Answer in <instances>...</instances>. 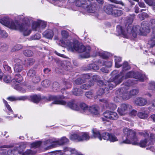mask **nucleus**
Here are the masks:
<instances>
[{
  "instance_id": "nucleus-1",
  "label": "nucleus",
  "mask_w": 155,
  "mask_h": 155,
  "mask_svg": "<svg viewBox=\"0 0 155 155\" xmlns=\"http://www.w3.org/2000/svg\"><path fill=\"white\" fill-rule=\"evenodd\" d=\"M27 19L28 21L27 24L22 23L20 24L18 21H14L8 17H6L0 19V23L11 29L18 30L22 32L24 35L27 36L30 34L31 31L29 28L28 20Z\"/></svg>"
},
{
  "instance_id": "nucleus-2",
  "label": "nucleus",
  "mask_w": 155,
  "mask_h": 155,
  "mask_svg": "<svg viewBox=\"0 0 155 155\" xmlns=\"http://www.w3.org/2000/svg\"><path fill=\"white\" fill-rule=\"evenodd\" d=\"M59 44L63 47H68L72 51H76L79 53H83L81 56L84 58H88L90 56V52L91 48L89 46H84L83 45H80L77 40L70 41L66 40L60 41Z\"/></svg>"
},
{
  "instance_id": "nucleus-3",
  "label": "nucleus",
  "mask_w": 155,
  "mask_h": 155,
  "mask_svg": "<svg viewBox=\"0 0 155 155\" xmlns=\"http://www.w3.org/2000/svg\"><path fill=\"white\" fill-rule=\"evenodd\" d=\"M127 32L130 34H132L133 36L136 38L138 33H140L143 35H146L147 33L150 32V29L146 23L143 22L141 27L139 26L136 25L131 28L130 26H129L127 29Z\"/></svg>"
},
{
  "instance_id": "nucleus-4",
  "label": "nucleus",
  "mask_w": 155,
  "mask_h": 155,
  "mask_svg": "<svg viewBox=\"0 0 155 155\" xmlns=\"http://www.w3.org/2000/svg\"><path fill=\"white\" fill-rule=\"evenodd\" d=\"M123 132L126 137L123 143H132L133 145L139 144L138 139L136 136L135 132L132 130L127 128H124Z\"/></svg>"
},
{
  "instance_id": "nucleus-5",
  "label": "nucleus",
  "mask_w": 155,
  "mask_h": 155,
  "mask_svg": "<svg viewBox=\"0 0 155 155\" xmlns=\"http://www.w3.org/2000/svg\"><path fill=\"white\" fill-rule=\"evenodd\" d=\"M129 78H134L141 82H143L144 80L148 79L147 76L144 74L138 72H135L133 71L127 73L124 77L125 79Z\"/></svg>"
},
{
  "instance_id": "nucleus-6",
  "label": "nucleus",
  "mask_w": 155,
  "mask_h": 155,
  "mask_svg": "<svg viewBox=\"0 0 155 155\" xmlns=\"http://www.w3.org/2000/svg\"><path fill=\"white\" fill-rule=\"evenodd\" d=\"M104 11L107 14L115 17L120 16L123 14L122 11L117 9L115 6L111 5L105 6Z\"/></svg>"
},
{
  "instance_id": "nucleus-7",
  "label": "nucleus",
  "mask_w": 155,
  "mask_h": 155,
  "mask_svg": "<svg viewBox=\"0 0 155 155\" xmlns=\"http://www.w3.org/2000/svg\"><path fill=\"white\" fill-rule=\"evenodd\" d=\"M89 134L87 132H82L78 134H74L70 137V139L78 141L87 140H89Z\"/></svg>"
},
{
  "instance_id": "nucleus-8",
  "label": "nucleus",
  "mask_w": 155,
  "mask_h": 155,
  "mask_svg": "<svg viewBox=\"0 0 155 155\" xmlns=\"http://www.w3.org/2000/svg\"><path fill=\"white\" fill-rule=\"evenodd\" d=\"M128 89L126 87H122L116 91V94L123 99L128 100L130 98L129 93H128Z\"/></svg>"
},
{
  "instance_id": "nucleus-9",
  "label": "nucleus",
  "mask_w": 155,
  "mask_h": 155,
  "mask_svg": "<svg viewBox=\"0 0 155 155\" xmlns=\"http://www.w3.org/2000/svg\"><path fill=\"white\" fill-rule=\"evenodd\" d=\"M104 117H101V119L103 121H107L108 119L116 120L118 118L117 114L115 112L109 111H107L103 113Z\"/></svg>"
},
{
  "instance_id": "nucleus-10",
  "label": "nucleus",
  "mask_w": 155,
  "mask_h": 155,
  "mask_svg": "<svg viewBox=\"0 0 155 155\" xmlns=\"http://www.w3.org/2000/svg\"><path fill=\"white\" fill-rule=\"evenodd\" d=\"M22 80V77L19 74L15 75L14 78L11 81V83L14 88L18 90H20L21 88L18 86Z\"/></svg>"
},
{
  "instance_id": "nucleus-11",
  "label": "nucleus",
  "mask_w": 155,
  "mask_h": 155,
  "mask_svg": "<svg viewBox=\"0 0 155 155\" xmlns=\"http://www.w3.org/2000/svg\"><path fill=\"white\" fill-rule=\"evenodd\" d=\"M26 146L25 144H21L19 146V148H16L15 152L16 153H19L21 155H32L35 153V152L32 151L30 149L27 150L25 152H23V151L26 148Z\"/></svg>"
},
{
  "instance_id": "nucleus-12",
  "label": "nucleus",
  "mask_w": 155,
  "mask_h": 155,
  "mask_svg": "<svg viewBox=\"0 0 155 155\" xmlns=\"http://www.w3.org/2000/svg\"><path fill=\"white\" fill-rule=\"evenodd\" d=\"M131 106L128 104H123L118 108L117 111L120 115H124L129 113L131 110Z\"/></svg>"
},
{
  "instance_id": "nucleus-13",
  "label": "nucleus",
  "mask_w": 155,
  "mask_h": 155,
  "mask_svg": "<svg viewBox=\"0 0 155 155\" xmlns=\"http://www.w3.org/2000/svg\"><path fill=\"white\" fill-rule=\"evenodd\" d=\"M46 25V23L44 21L38 20L34 21L32 24V28L33 30L39 31L41 29L45 28Z\"/></svg>"
},
{
  "instance_id": "nucleus-14",
  "label": "nucleus",
  "mask_w": 155,
  "mask_h": 155,
  "mask_svg": "<svg viewBox=\"0 0 155 155\" xmlns=\"http://www.w3.org/2000/svg\"><path fill=\"white\" fill-rule=\"evenodd\" d=\"M14 62L15 63L14 67L15 72H19L22 71L23 67L22 65L21 60L18 58H15Z\"/></svg>"
},
{
  "instance_id": "nucleus-15",
  "label": "nucleus",
  "mask_w": 155,
  "mask_h": 155,
  "mask_svg": "<svg viewBox=\"0 0 155 155\" xmlns=\"http://www.w3.org/2000/svg\"><path fill=\"white\" fill-rule=\"evenodd\" d=\"M59 98V97L54 95L49 96L47 100L49 101H54L51 104H60L61 105H65L66 104V102L63 100H58Z\"/></svg>"
},
{
  "instance_id": "nucleus-16",
  "label": "nucleus",
  "mask_w": 155,
  "mask_h": 155,
  "mask_svg": "<svg viewBox=\"0 0 155 155\" xmlns=\"http://www.w3.org/2000/svg\"><path fill=\"white\" fill-rule=\"evenodd\" d=\"M65 105H67L72 109L76 110H79V107L78 103L75 100H72L67 103Z\"/></svg>"
},
{
  "instance_id": "nucleus-17",
  "label": "nucleus",
  "mask_w": 155,
  "mask_h": 155,
  "mask_svg": "<svg viewBox=\"0 0 155 155\" xmlns=\"http://www.w3.org/2000/svg\"><path fill=\"white\" fill-rule=\"evenodd\" d=\"M141 135L143 136L145 138L148 137L147 140L149 142L148 144H153L155 142V135L153 134H150V138L149 137V135L147 133H140Z\"/></svg>"
},
{
  "instance_id": "nucleus-18",
  "label": "nucleus",
  "mask_w": 155,
  "mask_h": 155,
  "mask_svg": "<svg viewBox=\"0 0 155 155\" xmlns=\"http://www.w3.org/2000/svg\"><path fill=\"white\" fill-rule=\"evenodd\" d=\"M147 102L146 99L141 97H138L135 99L134 103L137 105L142 106L145 105Z\"/></svg>"
},
{
  "instance_id": "nucleus-19",
  "label": "nucleus",
  "mask_w": 155,
  "mask_h": 155,
  "mask_svg": "<svg viewBox=\"0 0 155 155\" xmlns=\"http://www.w3.org/2000/svg\"><path fill=\"white\" fill-rule=\"evenodd\" d=\"M16 150V148L14 150H7L6 149H2L0 150V155H7V154L8 155H14L16 153L15 151Z\"/></svg>"
},
{
  "instance_id": "nucleus-20",
  "label": "nucleus",
  "mask_w": 155,
  "mask_h": 155,
  "mask_svg": "<svg viewBox=\"0 0 155 155\" xmlns=\"http://www.w3.org/2000/svg\"><path fill=\"white\" fill-rule=\"evenodd\" d=\"M89 112L93 115H97L99 114L98 107L97 106H93L89 107L88 112Z\"/></svg>"
},
{
  "instance_id": "nucleus-21",
  "label": "nucleus",
  "mask_w": 155,
  "mask_h": 155,
  "mask_svg": "<svg viewBox=\"0 0 155 155\" xmlns=\"http://www.w3.org/2000/svg\"><path fill=\"white\" fill-rule=\"evenodd\" d=\"M100 101L105 103L106 107L110 109L115 110L117 108V106L115 104L111 103H109L107 100L103 99L100 100Z\"/></svg>"
},
{
  "instance_id": "nucleus-22",
  "label": "nucleus",
  "mask_w": 155,
  "mask_h": 155,
  "mask_svg": "<svg viewBox=\"0 0 155 155\" xmlns=\"http://www.w3.org/2000/svg\"><path fill=\"white\" fill-rule=\"evenodd\" d=\"M116 31L117 32L116 34L117 35H120L122 34L125 36L127 35V33L130 34L127 32V30L126 31H124L122 27L120 25H118L117 26Z\"/></svg>"
},
{
  "instance_id": "nucleus-23",
  "label": "nucleus",
  "mask_w": 155,
  "mask_h": 155,
  "mask_svg": "<svg viewBox=\"0 0 155 155\" xmlns=\"http://www.w3.org/2000/svg\"><path fill=\"white\" fill-rule=\"evenodd\" d=\"M124 79V76L118 74L114 78V82L115 83L116 86L120 83Z\"/></svg>"
},
{
  "instance_id": "nucleus-24",
  "label": "nucleus",
  "mask_w": 155,
  "mask_h": 155,
  "mask_svg": "<svg viewBox=\"0 0 155 155\" xmlns=\"http://www.w3.org/2000/svg\"><path fill=\"white\" fill-rule=\"evenodd\" d=\"M43 36L48 39H51L54 35L53 31L50 29L46 30L43 33Z\"/></svg>"
},
{
  "instance_id": "nucleus-25",
  "label": "nucleus",
  "mask_w": 155,
  "mask_h": 155,
  "mask_svg": "<svg viewBox=\"0 0 155 155\" xmlns=\"http://www.w3.org/2000/svg\"><path fill=\"white\" fill-rule=\"evenodd\" d=\"M35 62V59L31 58H28L25 60L24 63H23V64L25 66L29 67L32 65Z\"/></svg>"
},
{
  "instance_id": "nucleus-26",
  "label": "nucleus",
  "mask_w": 155,
  "mask_h": 155,
  "mask_svg": "<svg viewBox=\"0 0 155 155\" xmlns=\"http://www.w3.org/2000/svg\"><path fill=\"white\" fill-rule=\"evenodd\" d=\"M64 151H70L71 153L73 154H75L76 155H83V154L81 152L77 151L74 149H71L67 147L64 148Z\"/></svg>"
},
{
  "instance_id": "nucleus-27",
  "label": "nucleus",
  "mask_w": 155,
  "mask_h": 155,
  "mask_svg": "<svg viewBox=\"0 0 155 155\" xmlns=\"http://www.w3.org/2000/svg\"><path fill=\"white\" fill-rule=\"evenodd\" d=\"M79 109L80 108L83 113H87L89 110V107L85 103H81L79 104Z\"/></svg>"
},
{
  "instance_id": "nucleus-28",
  "label": "nucleus",
  "mask_w": 155,
  "mask_h": 155,
  "mask_svg": "<svg viewBox=\"0 0 155 155\" xmlns=\"http://www.w3.org/2000/svg\"><path fill=\"white\" fill-rule=\"evenodd\" d=\"M89 84H83L80 86L81 89L86 90L89 89L91 86L94 85L93 81H90L88 82Z\"/></svg>"
},
{
  "instance_id": "nucleus-29",
  "label": "nucleus",
  "mask_w": 155,
  "mask_h": 155,
  "mask_svg": "<svg viewBox=\"0 0 155 155\" xmlns=\"http://www.w3.org/2000/svg\"><path fill=\"white\" fill-rule=\"evenodd\" d=\"M31 100L34 103H38L41 99L40 95H34L30 97Z\"/></svg>"
},
{
  "instance_id": "nucleus-30",
  "label": "nucleus",
  "mask_w": 155,
  "mask_h": 155,
  "mask_svg": "<svg viewBox=\"0 0 155 155\" xmlns=\"http://www.w3.org/2000/svg\"><path fill=\"white\" fill-rule=\"evenodd\" d=\"M148 44L151 47L155 46V30L153 31V35L151 38L148 41Z\"/></svg>"
},
{
  "instance_id": "nucleus-31",
  "label": "nucleus",
  "mask_w": 155,
  "mask_h": 155,
  "mask_svg": "<svg viewBox=\"0 0 155 155\" xmlns=\"http://www.w3.org/2000/svg\"><path fill=\"white\" fill-rule=\"evenodd\" d=\"M73 94L77 96H79L83 93V91L81 88H74L72 91Z\"/></svg>"
},
{
  "instance_id": "nucleus-32",
  "label": "nucleus",
  "mask_w": 155,
  "mask_h": 155,
  "mask_svg": "<svg viewBox=\"0 0 155 155\" xmlns=\"http://www.w3.org/2000/svg\"><path fill=\"white\" fill-rule=\"evenodd\" d=\"M137 82V81L136 80H129L124 83V87H126L127 88V87L130 86L134 84H136Z\"/></svg>"
},
{
  "instance_id": "nucleus-33",
  "label": "nucleus",
  "mask_w": 155,
  "mask_h": 155,
  "mask_svg": "<svg viewBox=\"0 0 155 155\" xmlns=\"http://www.w3.org/2000/svg\"><path fill=\"white\" fill-rule=\"evenodd\" d=\"M148 89L153 91L155 89V82L153 81H150L148 84Z\"/></svg>"
},
{
  "instance_id": "nucleus-34",
  "label": "nucleus",
  "mask_w": 155,
  "mask_h": 155,
  "mask_svg": "<svg viewBox=\"0 0 155 155\" xmlns=\"http://www.w3.org/2000/svg\"><path fill=\"white\" fill-rule=\"evenodd\" d=\"M130 68V66L129 65L128 63L127 62H124L122 65V72H121L120 73L121 74L123 73V72L125 71H126L129 70Z\"/></svg>"
},
{
  "instance_id": "nucleus-35",
  "label": "nucleus",
  "mask_w": 155,
  "mask_h": 155,
  "mask_svg": "<svg viewBox=\"0 0 155 155\" xmlns=\"http://www.w3.org/2000/svg\"><path fill=\"white\" fill-rule=\"evenodd\" d=\"M137 116L140 118L145 119L148 117V115L144 112H139L137 114Z\"/></svg>"
},
{
  "instance_id": "nucleus-36",
  "label": "nucleus",
  "mask_w": 155,
  "mask_h": 155,
  "mask_svg": "<svg viewBox=\"0 0 155 155\" xmlns=\"http://www.w3.org/2000/svg\"><path fill=\"white\" fill-rule=\"evenodd\" d=\"M3 67L5 71L9 73L12 72L11 68L9 66L6 61H4L3 64Z\"/></svg>"
},
{
  "instance_id": "nucleus-37",
  "label": "nucleus",
  "mask_w": 155,
  "mask_h": 155,
  "mask_svg": "<svg viewBox=\"0 0 155 155\" xmlns=\"http://www.w3.org/2000/svg\"><path fill=\"white\" fill-rule=\"evenodd\" d=\"M135 15L134 14H133L130 17L128 18L127 20V22H128L129 25L128 26L127 28V29L128 27L129 26H130V27L131 28H132L134 27V26L133 27L131 26V25H130L133 22V20L134 19V18L135 17Z\"/></svg>"
},
{
  "instance_id": "nucleus-38",
  "label": "nucleus",
  "mask_w": 155,
  "mask_h": 155,
  "mask_svg": "<svg viewBox=\"0 0 155 155\" xmlns=\"http://www.w3.org/2000/svg\"><path fill=\"white\" fill-rule=\"evenodd\" d=\"M149 142L147 139L145 138L144 140H141L140 142V146L142 147H145L146 146H149L150 144H148Z\"/></svg>"
},
{
  "instance_id": "nucleus-39",
  "label": "nucleus",
  "mask_w": 155,
  "mask_h": 155,
  "mask_svg": "<svg viewBox=\"0 0 155 155\" xmlns=\"http://www.w3.org/2000/svg\"><path fill=\"white\" fill-rule=\"evenodd\" d=\"M58 141L59 142V145H61L67 143L68 142L69 140L65 137H63L60 140H58Z\"/></svg>"
},
{
  "instance_id": "nucleus-40",
  "label": "nucleus",
  "mask_w": 155,
  "mask_h": 155,
  "mask_svg": "<svg viewBox=\"0 0 155 155\" xmlns=\"http://www.w3.org/2000/svg\"><path fill=\"white\" fill-rule=\"evenodd\" d=\"M8 48V46L5 43H0V51H7Z\"/></svg>"
},
{
  "instance_id": "nucleus-41",
  "label": "nucleus",
  "mask_w": 155,
  "mask_h": 155,
  "mask_svg": "<svg viewBox=\"0 0 155 155\" xmlns=\"http://www.w3.org/2000/svg\"><path fill=\"white\" fill-rule=\"evenodd\" d=\"M88 69L89 70H98L99 69V67L95 64H90L88 66Z\"/></svg>"
},
{
  "instance_id": "nucleus-42",
  "label": "nucleus",
  "mask_w": 155,
  "mask_h": 155,
  "mask_svg": "<svg viewBox=\"0 0 155 155\" xmlns=\"http://www.w3.org/2000/svg\"><path fill=\"white\" fill-rule=\"evenodd\" d=\"M93 135L95 137L98 138L100 140H101V136L99 131L94 130H92Z\"/></svg>"
},
{
  "instance_id": "nucleus-43",
  "label": "nucleus",
  "mask_w": 155,
  "mask_h": 155,
  "mask_svg": "<svg viewBox=\"0 0 155 155\" xmlns=\"http://www.w3.org/2000/svg\"><path fill=\"white\" fill-rule=\"evenodd\" d=\"M63 64H64V66L63 67L66 70H70L71 68L70 63L68 61H65L63 62Z\"/></svg>"
},
{
  "instance_id": "nucleus-44",
  "label": "nucleus",
  "mask_w": 155,
  "mask_h": 155,
  "mask_svg": "<svg viewBox=\"0 0 155 155\" xmlns=\"http://www.w3.org/2000/svg\"><path fill=\"white\" fill-rule=\"evenodd\" d=\"M22 46L20 45L17 44L13 47L11 50L12 52L18 51L22 48Z\"/></svg>"
},
{
  "instance_id": "nucleus-45",
  "label": "nucleus",
  "mask_w": 155,
  "mask_h": 155,
  "mask_svg": "<svg viewBox=\"0 0 155 155\" xmlns=\"http://www.w3.org/2000/svg\"><path fill=\"white\" fill-rule=\"evenodd\" d=\"M36 74V71L33 69H30L27 73V75L28 76L32 78L35 76Z\"/></svg>"
},
{
  "instance_id": "nucleus-46",
  "label": "nucleus",
  "mask_w": 155,
  "mask_h": 155,
  "mask_svg": "<svg viewBox=\"0 0 155 155\" xmlns=\"http://www.w3.org/2000/svg\"><path fill=\"white\" fill-rule=\"evenodd\" d=\"M50 82L48 80H44L41 83L42 86L45 87H48L50 85Z\"/></svg>"
},
{
  "instance_id": "nucleus-47",
  "label": "nucleus",
  "mask_w": 155,
  "mask_h": 155,
  "mask_svg": "<svg viewBox=\"0 0 155 155\" xmlns=\"http://www.w3.org/2000/svg\"><path fill=\"white\" fill-rule=\"evenodd\" d=\"M60 88V86L59 84L56 82H54L53 84V89L54 91H56Z\"/></svg>"
},
{
  "instance_id": "nucleus-48",
  "label": "nucleus",
  "mask_w": 155,
  "mask_h": 155,
  "mask_svg": "<svg viewBox=\"0 0 155 155\" xmlns=\"http://www.w3.org/2000/svg\"><path fill=\"white\" fill-rule=\"evenodd\" d=\"M139 90L138 89H134L131 90L129 92V95L130 96V97L132 96H134L135 95H137L139 93Z\"/></svg>"
},
{
  "instance_id": "nucleus-49",
  "label": "nucleus",
  "mask_w": 155,
  "mask_h": 155,
  "mask_svg": "<svg viewBox=\"0 0 155 155\" xmlns=\"http://www.w3.org/2000/svg\"><path fill=\"white\" fill-rule=\"evenodd\" d=\"M85 82V80H83L81 77L75 81V83L77 85H80Z\"/></svg>"
},
{
  "instance_id": "nucleus-50",
  "label": "nucleus",
  "mask_w": 155,
  "mask_h": 155,
  "mask_svg": "<svg viewBox=\"0 0 155 155\" xmlns=\"http://www.w3.org/2000/svg\"><path fill=\"white\" fill-rule=\"evenodd\" d=\"M108 140L111 142H114L117 141L118 139L115 135L111 134H109V138Z\"/></svg>"
},
{
  "instance_id": "nucleus-51",
  "label": "nucleus",
  "mask_w": 155,
  "mask_h": 155,
  "mask_svg": "<svg viewBox=\"0 0 155 155\" xmlns=\"http://www.w3.org/2000/svg\"><path fill=\"white\" fill-rule=\"evenodd\" d=\"M148 16L147 13L145 12H143L138 15V17L141 20H143L145 18H147Z\"/></svg>"
},
{
  "instance_id": "nucleus-52",
  "label": "nucleus",
  "mask_w": 155,
  "mask_h": 155,
  "mask_svg": "<svg viewBox=\"0 0 155 155\" xmlns=\"http://www.w3.org/2000/svg\"><path fill=\"white\" fill-rule=\"evenodd\" d=\"M41 143V142L40 141H37L35 142H34L31 144V147L37 148L39 147Z\"/></svg>"
},
{
  "instance_id": "nucleus-53",
  "label": "nucleus",
  "mask_w": 155,
  "mask_h": 155,
  "mask_svg": "<svg viewBox=\"0 0 155 155\" xmlns=\"http://www.w3.org/2000/svg\"><path fill=\"white\" fill-rule=\"evenodd\" d=\"M102 138L104 140H108L109 138V134L108 133L104 132L102 133L101 135Z\"/></svg>"
},
{
  "instance_id": "nucleus-54",
  "label": "nucleus",
  "mask_w": 155,
  "mask_h": 155,
  "mask_svg": "<svg viewBox=\"0 0 155 155\" xmlns=\"http://www.w3.org/2000/svg\"><path fill=\"white\" fill-rule=\"evenodd\" d=\"M33 82L35 83L39 82L41 80V78L38 75H35L32 78Z\"/></svg>"
},
{
  "instance_id": "nucleus-55",
  "label": "nucleus",
  "mask_w": 155,
  "mask_h": 155,
  "mask_svg": "<svg viewBox=\"0 0 155 155\" xmlns=\"http://www.w3.org/2000/svg\"><path fill=\"white\" fill-rule=\"evenodd\" d=\"M107 86V90L109 88L110 90H112L113 88L114 87L116 86L115 83H114V81L108 83Z\"/></svg>"
},
{
  "instance_id": "nucleus-56",
  "label": "nucleus",
  "mask_w": 155,
  "mask_h": 155,
  "mask_svg": "<svg viewBox=\"0 0 155 155\" xmlns=\"http://www.w3.org/2000/svg\"><path fill=\"white\" fill-rule=\"evenodd\" d=\"M23 54L25 56L30 57L33 54V52L30 50H26L23 52Z\"/></svg>"
},
{
  "instance_id": "nucleus-57",
  "label": "nucleus",
  "mask_w": 155,
  "mask_h": 155,
  "mask_svg": "<svg viewBox=\"0 0 155 155\" xmlns=\"http://www.w3.org/2000/svg\"><path fill=\"white\" fill-rule=\"evenodd\" d=\"M64 84L66 86L67 89L71 88L72 86V83L69 80H68L67 81H64Z\"/></svg>"
},
{
  "instance_id": "nucleus-58",
  "label": "nucleus",
  "mask_w": 155,
  "mask_h": 155,
  "mask_svg": "<svg viewBox=\"0 0 155 155\" xmlns=\"http://www.w3.org/2000/svg\"><path fill=\"white\" fill-rule=\"evenodd\" d=\"M104 88V89L103 88H100L99 89L97 92V94L98 96H101L105 92V90H107V88L106 87Z\"/></svg>"
},
{
  "instance_id": "nucleus-59",
  "label": "nucleus",
  "mask_w": 155,
  "mask_h": 155,
  "mask_svg": "<svg viewBox=\"0 0 155 155\" xmlns=\"http://www.w3.org/2000/svg\"><path fill=\"white\" fill-rule=\"evenodd\" d=\"M8 36V35L5 31L0 28V38H6Z\"/></svg>"
},
{
  "instance_id": "nucleus-60",
  "label": "nucleus",
  "mask_w": 155,
  "mask_h": 155,
  "mask_svg": "<svg viewBox=\"0 0 155 155\" xmlns=\"http://www.w3.org/2000/svg\"><path fill=\"white\" fill-rule=\"evenodd\" d=\"M61 34L63 38L64 39L67 38L69 34L68 32L65 30H63L61 31Z\"/></svg>"
},
{
  "instance_id": "nucleus-61",
  "label": "nucleus",
  "mask_w": 155,
  "mask_h": 155,
  "mask_svg": "<svg viewBox=\"0 0 155 155\" xmlns=\"http://www.w3.org/2000/svg\"><path fill=\"white\" fill-rule=\"evenodd\" d=\"M41 35L38 33H37L34 35L32 36L30 38L31 40H38L41 38Z\"/></svg>"
},
{
  "instance_id": "nucleus-62",
  "label": "nucleus",
  "mask_w": 155,
  "mask_h": 155,
  "mask_svg": "<svg viewBox=\"0 0 155 155\" xmlns=\"http://www.w3.org/2000/svg\"><path fill=\"white\" fill-rule=\"evenodd\" d=\"M11 77L9 76H5L3 78V80L6 83H8L10 82L11 81Z\"/></svg>"
},
{
  "instance_id": "nucleus-63",
  "label": "nucleus",
  "mask_w": 155,
  "mask_h": 155,
  "mask_svg": "<svg viewBox=\"0 0 155 155\" xmlns=\"http://www.w3.org/2000/svg\"><path fill=\"white\" fill-rule=\"evenodd\" d=\"M59 146H60V145L59 144V142L58 140H57L53 142L50 147V148H51L56 147Z\"/></svg>"
},
{
  "instance_id": "nucleus-64",
  "label": "nucleus",
  "mask_w": 155,
  "mask_h": 155,
  "mask_svg": "<svg viewBox=\"0 0 155 155\" xmlns=\"http://www.w3.org/2000/svg\"><path fill=\"white\" fill-rule=\"evenodd\" d=\"M81 77L83 80H85V81L86 80L90 79L91 76L90 74H83Z\"/></svg>"
}]
</instances>
